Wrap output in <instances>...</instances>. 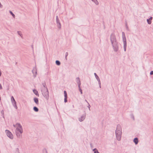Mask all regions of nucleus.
<instances>
[{
  "label": "nucleus",
  "mask_w": 153,
  "mask_h": 153,
  "mask_svg": "<svg viewBox=\"0 0 153 153\" xmlns=\"http://www.w3.org/2000/svg\"><path fill=\"white\" fill-rule=\"evenodd\" d=\"M77 79L79 81V82H78V84L79 85V87L80 85V81L79 80V78H77Z\"/></svg>",
  "instance_id": "obj_21"
},
{
  "label": "nucleus",
  "mask_w": 153,
  "mask_h": 153,
  "mask_svg": "<svg viewBox=\"0 0 153 153\" xmlns=\"http://www.w3.org/2000/svg\"><path fill=\"white\" fill-rule=\"evenodd\" d=\"M134 141L136 144H137L138 142V140L137 138H135L134 140Z\"/></svg>",
  "instance_id": "obj_11"
},
{
  "label": "nucleus",
  "mask_w": 153,
  "mask_h": 153,
  "mask_svg": "<svg viewBox=\"0 0 153 153\" xmlns=\"http://www.w3.org/2000/svg\"><path fill=\"white\" fill-rule=\"evenodd\" d=\"M97 5L98 4V2L97 0H92Z\"/></svg>",
  "instance_id": "obj_14"
},
{
  "label": "nucleus",
  "mask_w": 153,
  "mask_h": 153,
  "mask_svg": "<svg viewBox=\"0 0 153 153\" xmlns=\"http://www.w3.org/2000/svg\"><path fill=\"white\" fill-rule=\"evenodd\" d=\"M1 71H0V76L1 75Z\"/></svg>",
  "instance_id": "obj_29"
},
{
  "label": "nucleus",
  "mask_w": 153,
  "mask_h": 153,
  "mask_svg": "<svg viewBox=\"0 0 153 153\" xmlns=\"http://www.w3.org/2000/svg\"><path fill=\"white\" fill-rule=\"evenodd\" d=\"M14 127L16 128V134L18 137H20L23 132L21 126L19 123H17L16 125H14Z\"/></svg>",
  "instance_id": "obj_1"
},
{
  "label": "nucleus",
  "mask_w": 153,
  "mask_h": 153,
  "mask_svg": "<svg viewBox=\"0 0 153 153\" xmlns=\"http://www.w3.org/2000/svg\"><path fill=\"white\" fill-rule=\"evenodd\" d=\"M56 64L57 65H60V62L58 61H56Z\"/></svg>",
  "instance_id": "obj_18"
},
{
  "label": "nucleus",
  "mask_w": 153,
  "mask_h": 153,
  "mask_svg": "<svg viewBox=\"0 0 153 153\" xmlns=\"http://www.w3.org/2000/svg\"><path fill=\"white\" fill-rule=\"evenodd\" d=\"M67 97H65L64 101L65 102H67Z\"/></svg>",
  "instance_id": "obj_22"
},
{
  "label": "nucleus",
  "mask_w": 153,
  "mask_h": 153,
  "mask_svg": "<svg viewBox=\"0 0 153 153\" xmlns=\"http://www.w3.org/2000/svg\"><path fill=\"white\" fill-rule=\"evenodd\" d=\"M43 86H44V87L45 88H45H46L45 87V84H43Z\"/></svg>",
  "instance_id": "obj_28"
},
{
  "label": "nucleus",
  "mask_w": 153,
  "mask_h": 153,
  "mask_svg": "<svg viewBox=\"0 0 153 153\" xmlns=\"http://www.w3.org/2000/svg\"><path fill=\"white\" fill-rule=\"evenodd\" d=\"M11 101L13 103H14V104L15 105V106H16V108H17V106L16 105V101H15V100H14L13 97L12 96L11 97Z\"/></svg>",
  "instance_id": "obj_6"
},
{
  "label": "nucleus",
  "mask_w": 153,
  "mask_h": 153,
  "mask_svg": "<svg viewBox=\"0 0 153 153\" xmlns=\"http://www.w3.org/2000/svg\"><path fill=\"white\" fill-rule=\"evenodd\" d=\"M10 13L12 15V16H13L14 17V18H15V15L11 11H10Z\"/></svg>",
  "instance_id": "obj_20"
},
{
  "label": "nucleus",
  "mask_w": 153,
  "mask_h": 153,
  "mask_svg": "<svg viewBox=\"0 0 153 153\" xmlns=\"http://www.w3.org/2000/svg\"><path fill=\"white\" fill-rule=\"evenodd\" d=\"M65 97H67V94L66 91H64Z\"/></svg>",
  "instance_id": "obj_15"
},
{
  "label": "nucleus",
  "mask_w": 153,
  "mask_h": 153,
  "mask_svg": "<svg viewBox=\"0 0 153 153\" xmlns=\"http://www.w3.org/2000/svg\"><path fill=\"white\" fill-rule=\"evenodd\" d=\"M2 89V87L1 84H0V89Z\"/></svg>",
  "instance_id": "obj_26"
},
{
  "label": "nucleus",
  "mask_w": 153,
  "mask_h": 153,
  "mask_svg": "<svg viewBox=\"0 0 153 153\" xmlns=\"http://www.w3.org/2000/svg\"><path fill=\"white\" fill-rule=\"evenodd\" d=\"M33 92L37 96L39 95L38 92L37 90H33Z\"/></svg>",
  "instance_id": "obj_12"
},
{
  "label": "nucleus",
  "mask_w": 153,
  "mask_h": 153,
  "mask_svg": "<svg viewBox=\"0 0 153 153\" xmlns=\"http://www.w3.org/2000/svg\"><path fill=\"white\" fill-rule=\"evenodd\" d=\"M68 53H66V56L68 55Z\"/></svg>",
  "instance_id": "obj_27"
},
{
  "label": "nucleus",
  "mask_w": 153,
  "mask_h": 153,
  "mask_svg": "<svg viewBox=\"0 0 153 153\" xmlns=\"http://www.w3.org/2000/svg\"><path fill=\"white\" fill-rule=\"evenodd\" d=\"M85 118V117L84 116H82L81 118H79V120L80 121H82L84 120Z\"/></svg>",
  "instance_id": "obj_10"
},
{
  "label": "nucleus",
  "mask_w": 153,
  "mask_h": 153,
  "mask_svg": "<svg viewBox=\"0 0 153 153\" xmlns=\"http://www.w3.org/2000/svg\"><path fill=\"white\" fill-rule=\"evenodd\" d=\"M42 94L47 99H48L49 97V93L47 88H45V91H42Z\"/></svg>",
  "instance_id": "obj_4"
},
{
  "label": "nucleus",
  "mask_w": 153,
  "mask_h": 153,
  "mask_svg": "<svg viewBox=\"0 0 153 153\" xmlns=\"http://www.w3.org/2000/svg\"><path fill=\"white\" fill-rule=\"evenodd\" d=\"M34 101L37 104H39V101L38 99L37 98H34Z\"/></svg>",
  "instance_id": "obj_8"
},
{
  "label": "nucleus",
  "mask_w": 153,
  "mask_h": 153,
  "mask_svg": "<svg viewBox=\"0 0 153 153\" xmlns=\"http://www.w3.org/2000/svg\"><path fill=\"white\" fill-rule=\"evenodd\" d=\"M33 109H34V111H35L36 112H37L38 111V108L36 107H34V108H33Z\"/></svg>",
  "instance_id": "obj_13"
},
{
  "label": "nucleus",
  "mask_w": 153,
  "mask_h": 153,
  "mask_svg": "<svg viewBox=\"0 0 153 153\" xmlns=\"http://www.w3.org/2000/svg\"><path fill=\"white\" fill-rule=\"evenodd\" d=\"M123 34L124 33L123 32Z\"/></svg>",
  "instance_id": "obj_30"
},
{
  "label": "nucleus",
  "mask_w": 153,
  "mask_h": 153,
  "mask_svg": "<svg viewBox=\"0 0 153 153\" xmlns=\"http://www.w3.org/2000/svg\"><path fill=\"white\" fill-rule=\"evenodd\" d=\"M56 21H57V23H59V25L60 26H61L60 25V24L59 23V22H58V21H59V19H58V17L57 16H56Z\"/></svg>",
  "instance_id": "obj_19"
},
{
  "label": "nucleus",
  "mask_w": 153,
  "mask_h": 153,
  "mask_svg": "<svg viewBox=\"0 0 153 153\" xmlns=\"http://www.w3.org/2000/svg\"><path fill=\"white\" fill-rule=\"evenodd\" d=\"M152 19V17H151L149 19H148L147 20V21L148 23L149 24H150L151 23V21Z\"/></svg>",
  "instance_id": "obj_7"
},
{
  "label": "nucleus",
  "mask_w": 153,
  "mask_h": 153,
  "mask_svg": "<svg viewBox=\"0 0 153 153\" xmlns=\"http://www.w3.org/2000/svg\"><path fill=\"white\" fill-rule=\"evenodd\" d=\"M79 91L81 92V94H82V91L81 88H79Z\"/></svg>",
  "instance_id": "obj_24"
},
{
  "label": "nucleus",
  "mask_w": 153,
  "mask_h": 153,
  "mask_svg": "<svg viewBox=\"0 0 153 153\" xmlns=\"http://www.w3.org/2000/svg\"><path fill=\"white\" fill-rule=\"evenodd\" d=\"M150 74L151 75H153V71H151V72H150Z\"/></svg>",
  "instance_id": "obj_25"
},
{
  "label": "nucleus",
  "mask_w": 153,
  "mask_h": 153,
  "mask_svg": "<svg viewBox=\"0 0 153 153\" xmlns=\"http://www.w3.org/2000/svg\"><path fill=\"white\" fill-rule=\"evenodd\" d=\"M5 132L8 137L11 139L13 138V136L12 134L9 130H6L5 131Z\"/></svg>",
  "instance_id": "obj_5"
},
{
  "label": "nucleus",
  "mask_w": 153,
  "mask_h": 153,
  "mask_svg": "<svg viewBox=\"0 0 153 153\" xmlns=\"http://www.w3.org/2000/svg\"><path fill=\"white\" fill-rule=\"evenodd\" d=\"M116 134L117 139L118 140H120L121 138V128L120 125H118L117 126V130L116 131Z\"/></svg>",
  "instance_id": "obj_2"
},
{
  "label": "nucleus",
  "mask_w": 153,
  "mask_h": 153,
  "mask_svg": "<svg viewBox=\"0 0 153 153\" xmlns=\"http://www.w3.org/2000/svg\"><path fill=\"white\" fill-rule=\"evenodd\" d=\"M111 41L112 44L114 48V50L116 51H117L118 48L117 46V43L116 40L115 36L114 35H111Z\"/></svg>",
  "instance_id": "obj_3"
},
{
  "label": "nucleus",
  "mask_w": 153,
  "mask_h": 153,
  "mask_svg": "<svg viewBox=\"0 0 153 153\" xmlns=\"http://www.w3.org/2000/svg\"><path fill=\"white\" fill-rule=\"evenodd\" d=\"M94 75H95V77H96V78H97V80L98 81H99V83L100 84V79H99V78L98 76H97V75L95 73H94Z\"/></svg>",
  "instance_id": "obj_9"
},
{
  "label": "nucleus",
  "mask_w": 153,
  "mask_h": 153,
  "mask_svg": "<svg viewBox=\"0 0 153 153\" xmlns=\"http://www.w3.org/2000/svg\"><path fill=\"white\" fill-rule=\"evenodd\" d=\"M93 151H94V153H99L96 149H94Z\"/></svg>",
  "instance_id": "obj_17"
},
{
  "label": "nucleus",
  "mask_w": 153,
  "mask_h": 153,
  "mask_svg": "<svg viewBox=\"0 0 153 153\" xmlns=\"http://www.w3.org/2000/svg\"><path fill=\"white\" fill-rule=\"evenodd\" d=\"M126 42H124V48L125 51H126Z\"/></svg>",
  "instance_id": "obj_16"
},
{
  "label": "nucleus",
  "mask_w": 153,
  "mask_h": 153,
  "mask_svg": "<svg viewBox=\"0 0 153 153\" xmlns=\"http://www.w3.org/2000/svg\"><path fill=\"white\" fill-rule=\"evenodd\" d=\"M18 33L19 34L21 37H22V34H21V32L19 31L18 32Z\"/></svg>",
  "instance_id": "obj_23"
}]
</instances>
